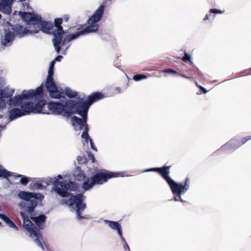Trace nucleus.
Here are the masks:
<instances>
[{"mask_svg": "<svg viewBox=\"0 0 251 251\" xmlns=\"http://www.w3.org/2000/svg\"><path fill=\"white\" fill-rule=\"evenodd\" d=\"M54 191L62 197H67L70 196L68 200L63 199L60 201L61 204H67L69 206H73L75 204L76 207V213L79 219L85 218L82 216V212L86 208V205L83 202L84 197L81 194L75 195L69 193V191H75L78 188L77 184L71 181L68 182L67 180L59 181L57 179L53 182Z\"/></svg>", "mask_w": 251, "mask_h": 251, "instance_id": "f257e3e1", "label": "nucleus"}, {"mask_svg": "<svg viewBox=\"0 0 251 251\" xmlns=\"http://www.w3.org/2000/svg\"><path fill=\"white\" fill-rule=\"evenodd\" d=\"M171 166H164L161 168H152L149 169L148 171L155 172L158 173L162 178L165 179L169 184L172 193L175 195L174 200L175 201H183L181 195L188 191L190 187V179L187 177L184 183H176L169 176Z\"/></svg>", "mask_w": 251, "mask_h": 251, "instance_id": "f03ea898", "label": "nucleus"}, {"mask_svg": "<svg viewBox=\"0 0 251 251\" xmlns=\"http://www.w3.org/2000/svg\"><path fill=\"white\" fill-rule=\"evenodd\" d=\"M103 12L104 5L102 4L88 20L87 23L88 25L87 26L75 34L67 35L63 40H62L60 46H63L65 43L78 38L80 35L97 32L99 29V25L97 23L101 19Z\"/></svg>", "mask_w": 251, "mask_h": 251, "instance_id": "7ed1b4c3", "label": "nucleus"}, {"mask_svg": "<svg viewBox=\"0 0 251 251\" xmlns=\"http://www.w3.org/2000/svg\"><path fill=\"white\" fill-rule=\"evenodd\" d=\"M119 176L118 173L108 172L106 170H100L97 172L92 177L87 178L84 181L82 187L85 190H88L95 184H102L109 179Z\"/></svg>", "mask_w": 251, "mask_h": 251, "instance_id": "20e7f679", "label": "nucleus"}, {"mask_svg": "<svg viewBox=\"0 0 251 251\" xmlns=\"http://www.w3.org/2000/svg\"><path fill=\"white\" fill-rule=\"evenodd\" d=\"M81 100L75 101L73 100H68V109L65 111V114L70 116L72 114L77 113L82 117H87L88 109L90 106L87 100Z\"/></svg>", "mask_w": 251, "mask_h": 251, "instance_id": "39448f33", "label": "nucleus"}, {"mask_svg": "<svg viewBox=\"0 0 251 251\" xmlns=\"http://www.w3.org/2000/svg\"><path fill=\"white\" fill-rule=\"evenodd\" d=\"M43 86L42 85L38 87L35 90H24L21 95L15 96L14 98L10 99V103L14 106H18L22 103L24 99H29L41 98L44 96Z\"/></svg>", "mask_w": 251, "mask_h": 251, "instance_id": "423d86ee", "label": "nucleus"}, {"mask_svg": "<svg viewBox=\"0 0 251 251\" xmlns=\"http://www.w3.org/2000/svg\"><path fill=\"white\" fill-rule=\"evenodd\" d=\"M20 214L24 222V227L28 231L31 237H36L34 240L35 242L38 246L40 247L43 250H44V247L40 240L42 237V234L40 230L37 229V227L29 220L28 216H26L24 212H20Z\"/></svg>", "mask_w": 251, "mask_h": 251, "instance_id": "0eeeda50", "label": "nucleus"}, {"mask_svg": "<svg viewBox=\"0 0 251 251\" xmlns=\"http://www.w3.org/2000/svg\"><path fill=\"white\" fill-rule=\"evenodd\" d=\"M62 22V18H55L54 19L53 27H55L56 28L51 31V33L54 36L52 42L57 53H59L60 51L61 47H60V44L61 43L63 35L65 33L63 26L61 25Z\"/></svg>", "mask_w": 251, "mask_h": 251, "instance_id": "6e6552de", "label": "nucleus"}, {"mask_svg": "<svg viewBox=\"0 0 251 251\" xmlns=\"http://www.w3.org/2000/svg\"><path fill=\"white\" fill-rule=\"evenodd\" d=\"M53 69H49L48 75L45 83V87L48 91L50 96L51 98L55 99H59L60 98H65L63 95L64 92H60L58 90L53 79Z\"/></svg>", "mask_w": 251, "mask_h": 251, "instance_id": "1a4fd4ad", "label": "nucleus"}, {"mask_svg": "<svg viewBox=\"0 0 251 251\" xmlns=\"http://www.w3.org/2000/svg\"><path fill=\"white\" fill-rule=\"evenodd\" d=\"M46 104L47 101L45 100H41L35 104L32 102H27L21 106V110L25 113V115L29 114L30 113L49 114V112L43 111V107Z\"/></svg>", "mask_w": 251, "mask_h": 251, "instance_id": "9d476101", "label": "nucleus"}, {"mask_svg": "<svg viewBox=\"0 0 251 251\" xmlns=\"http://www.w3.org/2000/svg\"><path fill=\"white\" fill-rule=\"evenodd\" d=\"M5 26H8L14 35L16 34L20 37L25 36L27 35L28 33H37L39 32V29L29 30L26 28H24L22 25H12L8 22L5 23Z\"/></svg>", "mask_w": 251, "mask_h": 251, "instance_id": "9b49d317", "label": "nucleus"}, {"mask_svg": "<svg viewBox=\"0 0 251 251\" xmlns=\"http://www.w3.org/2000/svg\"><path fill=\"white\" fill-rule=\"evenodd\" d=\"M48 107L52 114L59 115L62 112L68 109V101L65 102V104L59 102L50 101L48 104Z\"/></svg>", "mask_w": 251, "mask_h": 251, "instance_id": "f8f14e48", "label": "nucleus"}, {"mask_svg": "<svg viewBox=\"0 0 251 251\" xmlns=\"http://www.w3.org/2000/svg\"><path fill=\"white\" fill-rule=\"evenodd\" d=\"M19 15L27 23V25H33V27L35 26L36 24L41 21L40 16L32 13L20 11Z\"/></svg>", "mask_w": 251, "mask_h": 251, "instance_id": "ddd939ff", "label": "nucleus"}, {"mask_svg": "<svg viewBox=\"0 0 251 251\" xmlns=\"http://www.w3.org/2000/svg\"><path fill=\"white\" fill-rule=\"evenodd\" d=\"M14 93V90L8 87L0 90V110L3 109L6 107V102L3 98H9L13 96Z\"/></svg>", "mask_w": 251, "mask_h": 251, "instance_id": "4468645a", "label": "nucleus"}, {"mask_svg": "<svg viewBox=\"0 0 251 251\" xmlns=\"http://www.w3.org/2000/svg\"><path fill=\"white\" fill-rule=\"evenodd\" d=\"M34 29H38L39 31L42 30L43 32L46 33H51L50 31L53 28V25L52 23L43 21L41 17V21L40 22L36 24V26L34 27Z\"/></svg>", "mask_w": 251, "mask_h": 251, "instance_id": "2eb2a0df", "label": "nucleus"}, {"mask_svg": "<svg viewBox=\"0 0 251 251\" xmlns=\"http://www.w3.org/2000/svg\"><path fill=\"white\" fill-rule=\"evenodd\" d=\"M37 200L29 199L23 202L22 207L31 216H33L34 210L37 205Z\"/></svg>", "mask_w": 251, "mask_h": 251, "instance_id": "dca6fc26", "label": "nucleus"}, {"mask_svg": "<svg viewBox=\"0 0 251 251\" xmlns=\"http://www.w3.org/2000/svg\"><path fill=\"white\" fill-rule=\"evenodd\" d=\"M4 30V38L1 41V44L4 46H9L15 39V35L8 26Z\"/></svg>", "mask_w": 251, "mask_h": 251, "instance_id": "f3484780", "label": "nucleus"}, {"mask_svg": "<svg viewBox=\"0 0 251 251\" xmlns=\"http://www.w3.org/2000/svg\"><path fill=\"white\" fill-rule=\"evenodd\" d=\"M14 0H0V11L6 14L11 13V5Z\"/></svg>", "mask_w": 251, "mask_h": 251, "instance_id": "a211bd4d", "label": "nucleus"}, {"mask_svg": "<svg viewBox=\"0 0 251 251\" xmlns=\"http://www.w3.org/2000/svg\"><path fill=\"white\" fill-rule=\"evenodd\" d=\"M87 117H85L81 119L76 116H73L71 118V122L73 126H79V129L81 130L83 126L85 128L86 126L88 125L87 124Z\"/></svg>", "mask_w": 251, "mask_h": 251, "instance_id": "6ab92c4d", "label": "nucleus"}, {"mask_svg": "<svg viewBox=\"0 0 251 251\" xmlns=\"http://www.w3.org/2000/svg\"><path fill=\"white\" fill-rule=\"evenodd\" d=\"M104 223L108 225L112 229L117 230L122 241H125V238L123 236L121 226L118 222H114L106 220L104 221Z\"/></svg>", "mask_w": 251, "mask_h": 251, "instance_id": "aec40b11", "label": "nucleus"}, {"mask_svg": "<svg viewBox=\"0 0 251 251\" xmlns=\"http://www.w3.org/2000/svg\"><path fill=\"white\" fill-rule=\"evenodd\" d=\"M104 98L103 94L100 92H95L89 95L87 99V101L89 103V105H91L94 102L100 100Z\"/></svg>", "mask_w": 251, "mask_h": 251, "instance_id": "412c9836", "label": "nucleus"}, {"mask_svg": "<svg viewBox=\"0 0 251 251\" xmlns=\"http://www.w3.org/2000/svg\"><path fill=\"white\" fill-rule=\"evenodd\" d=\"M250 140H251V136H248L243 137L241 139V141L237 139H232L230 141V146L233 148L237 149Z\"/></svg>", "mask_w": 251, "mask_h": 251, "instance_id": "4be33fe9", "label": "nucleus"}, {"mask_svg": "<svg viewBox=\"0 0 251 251\" xmlns=\"http://www.w3.org/2000/svg\"><path fill=\"white\" fill-rule=\"evenodd\" d=\"M250 140H251V136H248L243 137L241 139V141L237 139H232L230 141V146L233 148L237 149Z\"/></svg>", "mask_w": 251, "mask_h": 251, "instance_id": "5701e85b", "label": "nucleus"}, {"mask_svg": "<svg viewBox=\"0 0 251 251\" xmlns=\"http://www.w3.org/2000/svg\"><path fill=\"white\" fill-rule=\"evenodd\" d=\"M31 219L34 222L38 227L42 229L44 228V224L46 221V217L44 215H39L37 217H34L32 216L30 217Z\"/></svg>", "mask_w": 251, "mask_h": 251, "instance_id": "b1692460", "label": "nucleus"}, {"mask_svg": "<svg viewBox=\"0 0 251 251\" xmlns=\"http://www.w3.org/2000/svg\"><path fill=\"white\" fill-rule=\"evenodd\" d=\"M9 113V119L10 121H13L15 119L25 115V113L18 108H14L10 110Z\"/></svg>", "mask_w": 251, "mask_h": 251, "instance_id": "393cba45", "label": "nucleus"}, {"mask_svg": "<svg viewBox=\"0 0 251 251\" xmlns=\"http://www.w3.org/2000/svg\"><path fill=\"white\" fill-rule=\"evenodd\" d=\"M74 176L75 179L79 181L84 180L86 177L84 172L81 169L80 167H77L75 168L74 172Z\"/></svg>", "mask_w": 251, "mask_h": 251, "instance_id": "a878e982", "label": "nucleus"}, {"mask_svg": "<svg viewBox=\"0 0 251 251\" xmlns=\"http://www.w3.org/2000/svg\"><path fill=\"white\" fill-rule=\"evenodd\" d=\"M65 94L70 98H75L77 96L78 93L72 91L70 88L67 87L65 89Z\"/></svg>", "mask_w": 251, "mask_h": 251, "instance_id": "bb28decb", "label": "nucleus"}, {"mask_svg": "<svg viewBox=\"0 0 251 251\" xmlns=\"http://www.w3.org/2000/svg\"><path fill=\"white\" fill-rule=\"evenodd\" d=\"M32 193L26 192L25 191H21L19 194V197L23 199L25 201L31 199L32 198Z\"/></svg>", "mask_w": 251, "mask_h": 251, "instance_id": "cd10ccee", "label": "nucleus"}, {"mask_svg": "<svg viewBox=\"0 0 251 251\" xmlns=\"http://www.w3.org/2000/svg\"><path fill=\"white\" fill-rule=\"evenodd\" d=\"M88 131H89V127L88 126L86 125V127L84 128V130L82 132L81 134V138L83 139H85V142L87 143H88L89 141L91 139L90 136L88 134Z\"/></svg>", "mask_w": 251, "mask_h": 251, "instance_id": "c85d7f7f", "label": "nucleus"}, {"mask_svg": "<svg viewBox=\"0 0 251 251\" xmlns=\"http://www.w3.org/2000/svg\"><path fill=\"white\" fill-rule=\"evenodd\" d=\"M11 176H13V175L11 174V172L8 171L7 170L4 169H0V177H3L7 179L8 177Z\"/></svg>", "mask_w": 251, "mask_h": 251, "instance_id": "c756f323", "label": "nucleus"}, {"mask_svg": "<svg viewBox=\"0 0 251 251\" xmlns=\"http://www.w3.org/2000/svg\"><path fill=\"white\" fill-rule=\"evenodd\" d=\"M13 176H15L18 177H21L20 182L23 185H25L28 183V179L27 177L25 176H23L22 175H17L16 176L15 175H13Z\"/></svg>", "mask_w": 251, "mask_h": 251, "instance_id": "7c9ffc66", "label": "nucleus"}, {"mask_svg": "<svg viewBox=\"0 0 251 251\" xmlns=\"http://www.w3.org/2000/svg\"><path fill=\"white\" fill-rule=\"evenodd\" d=\"M147 77L145 75L139 74L134 75L133 79L135 81H139L142 79H145Z\"/></svg>", "mask_w": 251, "mask_h": 251, "instance_id": "2f4dec72", "label": "nucleus"}, {"mask_svg": "<svg viewBox=\"0 0 251 251\" xmlns=\"http://www.w3.org/2000/svg\"><path fill=\"white\" fill-rule=\"evenodd\" d=\"M182 60L183 61L186 62L187 61H190V63L193 64V62L191 61V56L190 55L186 53H185L184 56L182 57Z\"/></svg>", "mask_w": 251, "mask_h": 251, "instance_id": "473e14b6", "label": "nucleus"}, {"mask_svg": "<svg viewBox=\"0 0 251 251\" xmlns=\"http://www.w3.org/2000/svg\"><path fill=\"white\" fill-rule=\"evenodd\" d=\"M34 188L37 189H41L43 188L42 183L39 181H36L34 182L32 186Z\"/></svg>", "mask_w": 251, "mask_h": 251, "instance_id": "72a5a7b5", "label": "nucleus"}, {"mask_svg": "<svg viewBox=\"0 0 251 251\" xmlns=\"http://www.w3.org/2000/svg\"><path fill=\"white\" fill-rule=\"evenodd\" d=\"M0 219L4 221L7 225L10 221V219L7 216L2 214H0Z\"/></svg>", "mask_w": 251, "mask_h": 251, "instance_id": "f704fd0d", "label": "nucleus"}, {"mask_svg": "<svg viewBox=\"0 0 251 251\" xmlns=\"http://www.w3.org/2000/svg\"><path fill=\"white\" fill-rule=\"evenodd\" d=\"M223 12H224L223 11L219 10V9H217L211 8L209 10L210 13L222 14Z\"/></svg>", "mask_w": 251, "mask_h": 251, "instance_id": "c9c22d12", "label": "nucleus"}, {"mask_svg": "<svg viewBox=\"0 0 251 251\" xmlns=\"http://www.w3.org/2000/svg\"><path fill=\"white\" fill-rule=\"evenodd\" d=\"M32 196V198H34V200H37L40 199V198H42L43 196L40 193H32V195H31Z\"/></svg>", "mask_w": 251, "mask_h": 251, "instance_id": "e433bc0d", "label": "nucleus"}, {"mask_svg": "<svg viewBox=\"0 0 251 251\" xmlns=\"http://www.w3.org/2000/svg\"><path fill=\"white\" fill-rule=\"evenodd\" d=\"M7 225L11 228H14L16 230H18V227L10 220Z\"/></svg>", "mask_w": 251, "mask_h": 251, "instance_id": "4c0bfd02", "label": "nucleus"}, {"mask_svg": "<svg viewBox=\"0 0 251 251\" xmlns=\"http://www.w3.org/2000/svg\"><path fill=\"white\" fill-rule=\"evenodd\" d=\"M88 156L89 158L91 160L92 162L94 163L96 161L95 158L94 154L91 152H88Z\"/></svg>", "mask_w": 251, "mask_h": 251, "instance_id": "58836bf2", "label": "nucleus"}, {"mask_svg": "<svg viewBox=\"0 0 251 251\" xmlns=\"http://www.w3.org/2000/svg\"><path fill=\"white\" fill-rule=\"evenodd\" d=\"M164 72L167 73H171V74H177V72L172 69H166L164 70Z\"/></svg>", "mask_w": 251, "mask_h": 251, "instance_id": "ea45409f", "label": "nucleus"}, {"mask_svg": "<svg viewBox=\"0 0 251 251\" xmlns=\"http://www.w3.org/2000/svg\"><path fill=\"white\" fill-rule=\"evenodd\" d=\"M89 141L90 142L91 149L94 151H97V148L95 147L92 139H91Z\"/></svg>", "mask_w": 251, "mask_h": 251, "instance_id": "a19ab883", "label": "nucleus"}, {"mask_svg": "<svg viewBox=\"0 0 251 251\" xmlns=\"http://www.w3.org/2000/svg\"><path fill=\"white\" fill-rule=\"evenodd\" d=\"M197 87L200 89V90L204 94H206L207 92V91L201 85H197Z\"/></svg>", "mask_w": 251, "mask_h": 251, "instance_id": "79ce46f5", "label": "nucleus"}, {"mask_svg": "<svg viewBox=\"0 0 251 251\" xmlns=\"http://www.w3.org/2000/svg\"><path fill=\"white\" fill-rule=\"evenodd\" d=\"M124 242V247L125 250H127L128 251H130L129 247L126 241V240L125 239V241H123Z\"/></svg>", "mask_w": 251, "mask_h": 251, "instance_id": "37998d69", "label": "nucleus"}, {"mask_svg": "<svg viewBox=\"0 0 251 251\" xmlns=\"http://www.w3.org/2000/svg\"><path fill=\"white\" fill-rule=\"evenodd\" d=\"M63 58V56L61 55H58L53 60V61H60Z\"/></svg>", "mask_w": 251, "mask_h": 251, "instance_id": "c03bdc74", "label": "nucleus"}, {"mask_svg": "<svg viewBox=\"0 0 251 251\" xmlns=\"http://www.w3.org/2000/svg\"><path fill=\"white\" fill-rule=\"evenodd\" d=\"M55 61L52 60L50 65L49 69H53L54 70V66L55 64Z\"/></svg>", "mask_w": 251, "mask_h": 251, "instance_id": "a18cd8bd", "label": "nucleus"}, {"mask_svg": "<svg viewBox=\"0 0 251 251\" xmlns=\"http://www.w3.org/2000/svg\"><path fill=\"white\" fill-rule=\"evenodd\" d=\"M69 18L70 17L69 15H64L62 19L64 20L65 22H68V20H69Z\"/></svg>", "mask_w": 251, "mask_h": 251, "instance_id": "49530a36", "label": "nucleus"}, {"mask_svg": "<svg viewBox=\"0 0 251 251\" xmlns=\"http://www.w3.org/2000/svg\"><path fill=\"white\" fill-rule=\"evenodd\" d=\"M211 15L210 13L209 14H206L205 16V17L203 18V21H206V20H208L209 19V17Z\"/></svg>", "mask_w": 251, "mask_h": 251, "instance_id": "de8ad7c7", "label": "nucleus"}, {"mask_svg": "<svg viewBox=\"0 0 251 251\" xmlns=\"http://www.w3.org/2000/svg\"><path fill=\"white\" fill-rule=\"evenodd\" d=\"M115 89L117 92L118 93H120L121 91V89L119 87H116Z\"/></svg>", "mask_w": 251, "mask_h": 251, "instance_id": "09e8293b", "label": "nucleus"}, {"mask_svg": "<svg viewBox=\"0 0 251 251\" xmlns=\"http://www.w3.org/2000/svg\"><path fill=\"white\" fill-rule=\"evenodd\" d=\"M82 159V157L81 156H77V158H76V159L78 161V162H80L81 161Z\"/></svg>", "mask_w": 251, "mask_h": 251, "instance_id": "8fccbe9b", "label": "nucleus"}, {"mask_svg": "<svg viewBox=\"0 0 251 251\" xmlns=\"http://www.w3.org/2000/svg\"><path fill=\"white\" fill-rule=\"evenodd\" d=\"M181 75L182 76H183V77H185V78H188V79H191L192 78V77H187V76H185V75Z\"/></svg>", "mask_w": 251, "mask_h": 251, "instance_id": "3c124183", "label": "nucleus"}, {"mask_svg": "<svg viewBox=\"0 0 251 251\" xmlns=\"http://www.w3.org/2000/svg\"><path fill=\"white\" fill-rule=\"evenodd\" d=\"M57 177L59 178V179H61L62 178V176H61V175H58L57 176Z\"/></svg>", "mask_w": 251, "mask_h": 251, "instance_id": "603ef678", "label": "nucleus"}, {"mask_svg": "<svg viewBox=\"0 0 251 251\" xmlns=\"http://www.w3.org/2000/svg\"><path fill=\"white\" fill-rule=\"evenodd\" d=\"M2 118V115L0 114V119Z\"/></svg>", "mask_w": 251, "mask_h": 251, "instance_id": "864d4df0", "label": "nucleus"}, {"mask_svg": "<svg viewBox=\"0 0 251 251\" xmlns=\"http://www.w3.org/2000/svg\"><path fill=\"white\" fill-rule=\"evenodd\" d=\"M196 86H197V85H199L198 84V83H197V82H196Z\"/></svg>", "mask_w": 251, "mask_h": 251, "instance_id": "5fc2aeb1", "label": "nucleus"}, {"mask_svg": "<svg viewBox=\"0 0 251 251\" xmlns=\"http://www.w3.org/2000/svg\"><path fill=\"white\" fill-rule=\"evenodd\" d=\"M1 15L0 14V19H1Z\"/></svg>", "mask_w": 251, "mask_h": 251, "instance_id": "6e6d98bb", "label": "nucleus"}, {"mask_svg": "<svg viewBox=\"0 0 251 251\" xmlns=\"http://www.w3.org/2000/svg\"><path fill=\"white\" fill-rule=\"evenodd\" d=\"M29 28L31 29L32 28V27L31 26H29Z\"/></svg>", "mask_w": 251, "mask_h": 251, "instance_id": "4d7b16f0", "label": "nucleus"}, {"mask_svg": "<svg viewBox=\"0 0 251 251\" xmlns=\"http://www.w3.org/2000/svg\"><path fill=\"white\" fill-rule=\"evenodd\" d=\"M24 0H21V1H24Z\"/></svg>", "mask_w": 251, "mask_h": 251, "instance_id": "13d9d810", "label": "nucleus"}]
</instances>
